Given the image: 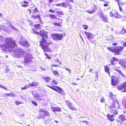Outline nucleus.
<instances>
[{
  "label": "nucleus",
  "mask_w": 126,
  "mask_h": 126,
  "mask_svg": "<svg viewBox=\"0 0 126 126\" xmlns=\"http://www.w3.org/2000/svg\"><path fill=\"white\" fill-rule=\"evenodd\" d=\"M32 31L33 33L40 35L42 37V40L40 43V46L44 51L49 52L51 51L50 48L48 47V46L49 44H52L53 43L51 42L48 43L46 42V40L47 38L46 32L43 30H40L39 32L35 29H33Z\"/></svg>",
  "instance_id": "1"
},
{
  "label": "nucleus",
  "mask_w": 126,
  "mask_h": 126,
  "mask_svg": "<svg viewBox=\"0 0 126 126\" xmlns=\"http://www.w3.org/2000/svg\"><path fill=\"white\" fill-rule=\"evenodd\" d=\"M0 47L4 51L6 50L12 51L15 47L16 44L15 41L12 39L8 38L6 40L5 44H1Z\"/></svg>",
  "instance_id": "2"
},
{
  "label": "nucleus",
  "mask_w": 126,
  "mask_h": 126,
  "mask_svg": "<svg viewBox=\"0 0 126 126\" xmlns=\"http://www.w3.org/2000/svg\"><path fill=\"white\" fill-rule=\"evenodd\" d=\"M107 48L110 51L114 52V54L116 55L120 54V52L124 49L123 47H108Z\"/></svg>",
  "instance_id": "3"
},
{
  "label": "nucleus",
  "mask_w": 126,
  "mask_h": 126,
  "mask_svg": "<svg viewBox=\"0 0 126 126\" xmlns=\"http://www.w3.org/2000/svg\"><path fill=\"white\" fill-rule=\"evenodd\" d=\"M15 56L18 58L22 57L25 54V51L21 48H19L14 50Z\"/></svg>",
  "instance_id": "4"
},
{
  "label": "nucleus",
  "mask_w": 126,
  "mask_h": 126,
  "mask_svg": "<svg viewBox=\"0 0 126 126\" xmlns=\"http://www.w3.org/2000/svg\"><path fill=\"white\" fill-rule=\"evenodd\" d=\"M64 35L63 34L56 33L51 34V36L54 40L60 41L63 39Z\"/></svg>",
  "instance_id": "5"
},
{
  "label": "nucleus",
  "mask_w": 126,
  "mask_h": 126,
  "mask_svg": "<svg viewBox=\"0 0 126 126\" xmlns=\"http://www.w3.org/2000/svg\"><path fill=\"white\" fill-rule=\"evenodd\" d=\"M47 86L54 91L58 92L59 93L61 94L64 95V93L63 91V90L61 88L59 87L54 86H51L49 85H47Z\"/></svg>",
  "instance_id": "6"
},
{
  "label": "nucleus",
  "mask_w": 126,
  "mask_h": 126,
  "mask_svg": "<svg viewBox=\"0 0 126 126\" xmlns=\"http://www.w3.org/2000/svg\"><path fill=\"white\" fill-rule=\"evenodd\" d=\"M33 59L32 56L30 53L27 54L24 57V62L25 63L32 62Z\"/></svg>",
  "instance_id": "7"
},
{
  "label": "nucleus",
  "mask_w": 126,
  "mask_h": 126,
  "mask_svg": "<svg viewBox=\"0 0 126 126\" xmlns=\"http://www.w3.org/2000/svg\"><path fill=\"white\" fill-rule=\"evenodd\" d=\"M19 43L21 45L27 47H29L30 45V44L24 38H22L21 41H19Z\"/></svg>",
  "instance_id": "8"
},
{
  "label": "nucleus",
  "mask_w": 126,
  "mask_h": 126,
  "mask_svg": "<svg viewBox=\"0 0 126 126\" xmlns=\"http://www.w3.org/2000/svg\"><path fill=\"white\" fill-rule=\"evenodd\" d=\"M126 119L125 116L123 114L119 116L117 122L118 123H119L120 124H122L123 121L125 120Z\"/></svg>",
  "instance_id": "9"
},
{
  "label": "nucleus",
  "mask_w": 126,
  "mask_h": 126,
  "mask_svg": "<svg viewBox=\"0 0 126 126\" xmlns=\"http://www.w3.org/2000/svg\"><path fill=\"white\" fill-rule=\"evenodd\" d=\"M84 33L89 40L93 39L94 38V35L92 33L86 31Z\"/></svg>",
  "instance_id": "10"
},
{
  "label": "nucleus",
  "mask_w": 126,
  "mask_h": 126,
  "mask_svg": "<svg viewBox=\"0 0 126 126\" xmlns=\"http://www.w3.org/2000/svg\"><path fill=\"white\" fill-rule=\"evenodd\" d=\"M65 102L67 104L68 107L70 109L72 110H77L76 108L72 106L71 104V102L69 101L68 100H66L65 101Z\"/></svg>",
  "instance_id": "11"
},
{
  "label": "nucleus",
  "mask_w": 126,
  "mask_h": 126,
  "mask_svg": "<svg viewBox=\"0 0 126 126\" xmlns=\"http://www.w3.org/2000/svg\"><path fill=\"white\" fill-rule=\"evenodd\" d=\"M32 94L33 95L34 97L35 98L36 100H38L40 99L39 98V95L36 93L35 91L32 92H31Z\"/></svg>",
  "instance_id": "12"
},
{
  "label": "nucleus",
  "mask_w": 126,
  "mask_h": 126,
  "mask_svg": "<svg viewBox=\"0 0 126 126\" xmlns=\"http://www.w3.org/2000/svg\"><path fill=\"white\" fill-rule=\"evenodd\" d=\"M51 109L54 112L55 111H60L61 110V109L60 108L58 107H54L51 106Z\"/></svg>",
  "instance_id": "13"
},
{
  "label": "nucleus",
  "mask_w": 126,
  "mask_h": 126,
  "mask_svg": "<svg viewBox=\"0 0 126 126\" xmlns=\"http://www.w3.org/2000/svg\"><path fill=\"white\" fill-rule=\"evenodd\" d=\"M102 21L104 22H108V18L106 15H104L100 18Z\"/></svg>",
  "instance_id": "14"
},
{
  "label": "nucleus",
  "mask_w": 126,
  "mask_h": 126,
  "mask_svg": "<svg viewBox=\"0 0 126 126\" xmlns=\"http://www.w3.org/2000/svg\"><path fill=\"white\" fill-rule=\"evenodd\" d=\"M114 116L113 115H110L109 114H108L107 115V117L108 119L111 122L113 121L114 120V119L113 118Z\"/></svg>",
  "instance_id": "15"
},
{
  "label": "nucleus",
  "mask_w": 126,
  "mask_h": 126,
  "mask_svg": "<svg viewBox=\"0 0 126 126\" xmlns=\"http://www.w3.org/2000/svg\"><path fill=\"white\" fill-rule=\"evenodd\" d=\"M39 83L38 82H33L31 83H29L28 84V87L31 86H36L38 85Z\"/></svg>",
  "instance_id": "16"
},
{
  "label": "nucleus",
  "mask_w": 126,
  "mask_h": 126,
  "mask_svg": "<svg viewBox=\"0 0 126 126\" xmlns=\"http://www.w3.org/2000/svg\"><path fill=\"white\" fill-rule=\"evenodd\" d=\"M1 30H2L4 31L7 32L8 31H9V29L7 27L5 26L1 25Z\"/></svg>",
  "instance_id": "17"
},
{
  "label": "nucleus",
  "mask_w": 126,
  "mask_h": 126,
  "mask_svg": "<svg viewBox=\"0 0 126 126\" xmlns=\"http://www.w3.org/2000/svg\"><path fill=\"white\" fill-rule=\"evenodd\" d=\"M118 59L115 57H113L112 59H111L110 60V62L111 63V64L112 65L114 64L115 63H114L113 62L115 61H118Z\"/></svg>",
  "instance_id": "18"
},
{
  "label": "nucleus",
  "mask_w": 126,
  "mask_h": 126,
  "mask_svg": "<svg viewBox=\"0 0 126 126\" xmlns=\"http://www.w3.org/2000/svg\"><path fill=\"white\" fill-rule=\"evenodd\" d=\"M114 69L115 71L118 72L120 74L122 75L123 77H125L124 75L122 74L121 71L119 69V68L117 67H115Z\"/></svg>",
  "instance_id": "19"
},
{
  "label": "nucleus",
  "mask_w": 126,
  "mask_h": 126,
  "mask_svg": "<svg viewBox=\"0 0 126 126\" xmlns=\"http://www.w3.org/2000/svg\"><path fill=\"white\" fill-rule=\"evenodd\" d=\"M113 14L115 17L118 18H120L121 17L120 15L116 11H115L114 13H113Z\"/></svg>",
  "instance_id": "20"
},
{
  "label": "nucleus",
  "mask_w": 126,
  "mask_h": 126,
  "mask_svg": "<svg viewBox=\"0 0 126 126\" xmlns=\"http://www.w3.org/2000/svg\"><path fill=\"white\" fill-rule=\"evenodd\" d=\"M118 82L117 81L114 80L113 79H111V83L112 85L115 86L116 85Z\"/></svg>",
  "instance_id": "21"
},
{
  "label": "nucleus",
  "mask_w": 126,
  "mask_h": 126,
  "mask_svg": "<svg viewBox=\"0 0 126 126\" xmlns=\"http://www.w3.org/2000/svg\"><path fill=\"white\" fill-rule=\"evenodd\" d=\"M122 87L124 91H122L123 92H125L126 91V81L123 83L122 85Z\"/></svg>",
  "instance_id": "22"
},
{
  "label": "nucleus",
  "mask_w": 126,
  "mask_h": 126,
  "mask_svg": "<svg viewBox=\"0 0 126 126\" xmlns=\"http://www.w3.org/2000/svg\"><path fill=\"white\" fill-rule=\"evenodd\" d=\"M44 116L45 117L47 116L48 117H50V115L49 113L47 111L45 110L44 112Z\"/></svg>",
  "instance_id": "23"
},
{
  "label": "nucleus",
  "mask_w": 126,
  "mask_h": 126,
  "mask_svg": "<svg viewBox=\"0 0 126 126\" xmlns=\"http://www.w3.org/2000/svg\"><path fill=\"white\" fill-rule=\"evenodd\" d=\"M48 118V119H47L46 120H45V121L44 122L47 125L49 124L51 119V118H49V117Z\"/></svg>",
  "instance_id": "24"
},
{
  "label": "nucleus",
  "mask_w": 126,
  "mask_h": 126,
  "mask_svg": "<svg viewBox=\"0 0 126 126\" xmlns=\"http://www.w3.org/2000/svg\"><path fill=\"white\" fill-rule=\"evenodd\" d=\"M105 72H107L108 74L110 76V75L109 74V71L110 70V68L107 66H105Z\"/></svg>",
  "instance_id": "25"
},
{
  "label": "nucleus",
  "mask_w": 126,
  "mask_h": 126,
  "mask_svg": "<svg viewBox=\"0 0 126 126\" xmlns=\"http://www.w3.org/2000/svg\"><path fill=\"white\" fill-rule=\"evenodd\" d=\"M43 79L46 82H48L49 80L50 79V78L48 77H43Z\"/></svg>",
  "instance_id": "26"
},
{
  "label": "nucleus",
  "mask_w": 126,
  "mask_h": 126,
  "mask_svg": "<svg viewBox=\"0 0 126 126\" xmlns=\"http://www.w3.org/2000/svg\"><path fill=\"white\" fill-rule=\"evenodd\" d=\"M102 11H100L98 12L97 13L98 15L99 16L100 18L104 15V14L102 13Z\"/></svg>",
  "instance_id": "27"
},
{
  "label": "nucleus",
  "mask_w": 126,
  "mask_h": 126,
  "mask_svg": "<svg viewBox=\"0 0 126 126\" xmlns=\"http://www.w3.org/2000/svg\"><path fill=\"white\" fill-rule=\"evenodd\" d=\"M34 27L36 29H39L41 28V26L39 24H36L34 25Z\"/></svg>",
  "instance_id": "28"
},
{
  "label": "nucleus",
  "mask_w": 126,
  "mask_h": 126,
  "mask_svg": "<svg viewBox=\"0 0 126 126\" xmlns=\"http://www.w3.org/2000/svg\"><path fill=\"white\" fill-rule=\"evenodd\" d=\"M53 73L54 75L58 77L59 76V74L57 71L54 70L53 71Z\"/></svg>",
  "instance_id": "29"
},
{
  "label": "nucleus",
  "mask_w": 126,
  "mask_h": 126,
  "mask_svg": "<svg viewBox=\"0 0 126 126\" xmlns=\"http://www.w3.org/2000/svg\"><path fill=\"white\" fill-rule=\"evenodd\" d=\"M37 118L39 119H44L45 118L43 114L42 113H40L39 114V115L37 117Z\"/></svg>",
  "instance_id": "30"
},
{
  "label": "nucleus",
  "mask_w": 126,
  "mask_h": 126,
  "mask_svg": "<svg viewBox=\"0 0 126 126\" xmlns=\"http://www.w3.org/2000/svg\"><path fill=\"white\" fill-rule=\"evenodd\" d=\"M109 96L113 100H114V97H115V95H113L112 93L111 92H110L109 93Z\"/></svg>",
  "instance_id": "31"
},
{
  "label": "nucleus",
  "mask_w": 126,
  "mask_h": 126,
  "mask_svg": "<svg viewBox=\"0 0 126 126\" xmlns=\"http://www.w3.org/2000/svg\"><path fill=\"white\" fill-rule=\"evenodd\" d=\"M61 7H67L68 6V4H66L64 2L62 3Z\"/></svg>",
  "instance_id": "32"
},
{
  "label": "nucleus",
  "mask_w": 126,
  "mask_h": 126,
  "mask_svg": "<svg viewBox=\"0 0 126 126\" xmlns=\"http://www.w3.org/2000/svg\"><path fill=\"white\" fill-rule=\"evenodd\" d=\"M121 32L123 34H124L126 33V30L125 29L123 28L121 31Z\"/></svg>",
  "instance_id": "33"
},
{
  "label": "nucleus",
  "mask_w": 126,
  "mask_h": 126,
  "mask_svg": "<svg viewBox=\"0 0 126 126\" xmlns=\"http://www.w3.org/2000/svg\"><path fill=\"white\" fill-rule=\"evenodd\" d=\"M50 16L51 19L52 18L56 19L57 18L56 16L55 15H50Z\"/></svg>",
  "instance_id": "34"
},
{
  "label": "nucleus",
  "mask_w": 126,
  "mask_h": 126,
  "mask_svg": "<svg viewBox=\"0 0 126 126\" xmlns=\"http://www.w3.org/2000/svg\"><path fill=\"white\" fill-rule=\"evenodd\" d=\"M97 9V7L95 5H94L93 7V9L92 10L93 12H94Z\"/></svg>",
  "instance_id": "35"
},
{
  "label": "nucleus",
  "mask_w": 126,
  "mask_h": 126,
  "mask_svg": "<svg viewBox=\"0 0 126 126\" xmlns=\"http://www.w3.org/2000/svg\"><path fill=\"white\" fill-rule=\"evenodd\" d=\"M2 96H4L5 97L6 96H9V94L8 93H4L3 94H2Z\"/></svg>",
  "instance_id": "36"
},
{
  "label": "nucleus",
  "mask_w": 126,
  "mask_h": 126,
  "mask_svg": "<svg viewBox=\"0 0 126 126\" xmlns=\"http://www.w3.org/2000/svg\"><path fill=\"white\" fill-rule=\"evenodd\" d=\"M9 94V96H10L11 97H13L14 96H16V94H14L12 93H10Z\"/></svg>",
  "instance_id": "37"
},
{
  "label": "nucleus",
  "mask_w": 126,
  "mask_h": 126,
  "mask_svg": "<svg viewBox=\"0 0 126 126\" xmlns=\"http://www.w3.org/2000/svg\"><path fill=\"white\" fill-rule=\"evenodd\" d=\"M52 82L53 83L56 85H57L58 84V82L56 80L54 79L52 80Z\"/></svg>",
  "instance_id": "38"
},
{
  "label": "nucleus",
  "mask_w": 126,
  "mask_h": 126,
  "mask_svg": "<svg viewBox=\"0 0 126 126\" xmlns=\"http://www.w3.org/2000/svg\"><path fill=\"white\" fill-rule=\"evenodd\" d=\"M117 88L118 90H122L123 89V87H122V85L121 86H119L117 87Z\"/></svg>",
  "instance_id": "39"
},
{
  "label": "nucleus",
  "mask_w": 126,
  "mask_h": 126,
  "mask_svg": "<svg viewBox=\"0 0 126 126\" xmlns=\"http://www.w3.org/2000/svg\"><path fill=\"white\" fill-rule=\"evenodd\" d=\"M15 103L16 105H18L19 104H22V102L19 101H15Z\"/></svg>",
  "instance_id": "40"
},
{
  "label": "nucleus",
  "mask_w": 126,
  "mask_h": 126,
  "mask_svg": "<svg viewBox=\"0 0 126 126\" xmlns=\"http://www.w3.org/2000/svg\"><path fill=\"white\" fill-rule=\"evenodd\" d=\"M86 12L90 14H92L94 12H93V11L92 10L90 11L89 10H87Z\"/></svg>",
  "instance_id": "41"
},
{
  "label": "nucleus",
  "mask_w": 126,
  "mask_h": 126,
  "mask_svg": "<svg viewBox=\"0 0 126 126\" xmlns=\"http://www.w3.org/2000/svg\"><path fill=\"white\" fill-rule=\"evenodd\" d=\"M0 88H3L4 89L6 90H7V89L6 87L1 85H0Z\"/></svg>",
  "instance_id": "42"
},
{
  "label": "nucleus",
  "mask_w": 126,
  "mask_h": 126,
  "mask_svg": "<svg viewBox=\"0 0 126 126\" xmlns=\"http://www.w3.org/2000/svg\"><path fill=\"white\" fill-rule=\"evenodd\" d=\"M100 102H104L105 101V99L104 97H101L100 100Z\"/></svg>",
  "instance_id": "43"
},
{
  "label": "nucleus",
  "mask_w": 126,
  "mask_h": 126,
  "mask_svg": "<svg viewBox=\"0 0 126 126\" xmlns=\"http://www.w3.org/2000/svg\"><path fill=\"white\" fill-rule=\"evenodd\" d=\"M53 24L55 26H58L59 27H60L61 26V25L60 24L55 22H54Z\"/></svg>",
  "instance_id": "44"
},
{
  "label": "nucleus",
  "mask_w": 126,
  "mask_h": 126,
  "mask_svg": "<svg viewBox=\"0 0 126 126\" xmlns=\"http://www.w3.org/2000/svg\"><path fill=\"white\" fill-rule=\"evenodd\" d=\"M32 103L35 106H37V104L36 103L35 101H32Z\"/></svg>",
  "instance_id": "45"
},
{
  "label": "nucleus",
  "mask_w": 126,
  "mask_h": 126,
  "mask_svg": "<svg viewBox=\"0 0 126 126\" xmlns=\"http://www.w3.org/2000/svg\"><path fill=\"white\" fill-rule=\"evenodd\" d=\"M118 5L119 6V10L121 12H122L123 11L122 9V7L120 6V3H118Z\"/></svg>",
  "instance_id": "46"
},
{
  "label": "nucleus",
  "mask_w": 126,
  "mask_h": 126,
  "mask_svg": "<svg viewBox=\"0 0 126 126\" xmlns=\"http://www.w3.org/2000/svg\"><path fill=\"white\" fill-rule=\"evenodd\" d=\"M83 27L84 29L86 30L88 28V26L87 25H83Z\"/></svg>",
  "instance_id": "47"
},
{
  "label": "nucleus",
  "mask_w": 126,
  "mask_h": 126,
  "mask_svg": "<svg viewBox=\"0 0 126 126\" xmlns=\"http://www.w3.org/2000/svg\"><path fill=\"white\" fill-rule=\"evenodd\" d=\"M45 110L41 109H39L38 110V111L40 112H42L44 113V112Z\"/></svg>",
  "instance_id": "48"
},
{
  "label": "nucleus",
  "mask_w": 126,
  "mask_h": 126,
  "mask_svg": "<svg viewBox=\"0 0 126 126\" xmlns=\"http://www.w3.org/2000/svg\"><path fill=\"white\" fill-rule=\"evenodd\" d=\"M28 88L27 86V85H26L25 86H24L23 87L21 88L22 90H24L27 89Z\"/></svg>",
  "instance_id": "49"
},
{
  "label": "nucleus",
  "mask_w": 126,
  "mask_h": 126,
  "mask_svg": "<svg viewBox=\"0 0 126 126\" xmlns=\"http://www.w3.org/2000/svg\"><path fill=\"white\" fill-rule=\"evenodd\" d=\"M90 42L92 43H93L94 44H96V42L95 40H89Z\"/></svg>",
  "instance_id": "50"
},
{
  "label": "nucleus",
  "mask_w": 126,
  "mask_h": 126,
  "mask_svg": "<svg viewBox=\"0 0 126 126\" xmlns=\"http://www.w3.org/2000/svg\"><path fill=\"white\" fill-rule=\"evenodd\" d=\"M113 114H118L117 111L116 110H113Z\"/></svg>",
  "instance_id": "51"
},
{
  "label": "nucleus",
  "mask_w": 126,
  "mask_h": 126,
  "mask_svg": "<svg viewBox=\"0 0 126 126\" xmlns=\"http://www.w3.org/2000/svg\"><path fill=\"white\" fill-rule=\"evenodd\" d=\"M119 63L121 65H122L123 66V65H124L125 63H123L121 61H120L119 62Z\"/></svg>",
  "instance_id": "52"
},
{
  "label": "nucleus",
  "mask_w": 126,
  "mask_h": 126,
  "mask_svg": "<svg viewBox=\"0 0 126 126\" xmlns=\"http://www.w3.org/2000/svg\"><path fill=\"white\" fill-rule=\"evenodd\" d=\"M109 14H110V16L111 17H112L114 16V14H113V12H110Z\"/></svg>",
  "instance_id": "53"
},
{
  "label": "nucleus",
  "mask_w": 126,
  "mask_h": 126,
  "mask_svg": "<svg viewBox=\"0 0 126 126\" xmlns=\"http://www.w3.org/2000/svg\"><path fill=\"white\" fill-rule=\"evenodd\" d=\"M123 104L124 106H125V108H126V100L124 101L123 102Z\"/></svg>",
  "instance_id": "54"
},
{
  "label": "nucleus",
  "mask_w": 126,
  "mask_h": 126,
  "mask_svg": "<svg viewBox=\"0 0 126 126\" xmlns=\"http://www.w3.org/2000/svg\"><path fill=\"white\" fill-rule=\"evenodd\" d=\"M34 13L38 12V10L37 8H35L34 10Z\"/></svg>",
  "instance_id": "55"
},
{
  "label": "nucleus",
  "mask_w": 126,
  "mask_h": 126,
  "mask_svg": "<svg viewBox=\"0 0 126 126\" xmlns=\"http://www.w3.org/2000/svg\"><path fill=\"white\" fill-rule=\"evenodd\" d=\"M95 77L96 78L98 77V72H96L95 73Z\"/></svg>",
  "instance_id": "56"
},
{
  "label": "nucleus",
  "mask_w": 126,
  "mask_h": 126,
  "mask_svg": "<svg viewBox=\"0 0 126 126\" xmlns=\"http://www.w3.org/2000/svg\"><path fill=\"white\" fill-rule=\"evenodd\" d=\"M65 67V69L66 70H67L69 72V73H70V72L71 71V70H70L69 69L66 68V67Z\"/></svg>",
  "instance_id": "57"
},
{
  "label": "nucleus",
  "mask_w": 126,
  "mask_h": 126,
  "mask_svg": "<svg viewBox=\"0 0 126 126\" xmlns=\"http://www.w3.org/2000/svg\"><path fill=\"white\" fill-rule=\"evenodd\" d=\"M62 3H59L56 4V5L58 6H61L62 5Z\"/></svg>",
  "instance_id": "58"
},
{
  "label": "nucleus",
  "mask_w": 126,
  "mask_h": 126,
  "mask_svg": "<svg viewBox=\"0 0 126 126\" xmlns=\"http://www.w3.org/2000/svg\"><path fill=\"white\" fill-rule=\"evenodd\" d=\"M123 45L124 47H126V42H124L123 43Z\"/></svg>",
  "instance_id": "59"
},
{
  "label": "nucleus",
  "mask_w": 126,
  "mask_h": 126,
  "mask_svg": "<svg viewBox=\"0 0 126 126\" xmlns=\"http://www.w3.org/2000/svg\"><path fill=\"white\" fill-rule=\"evenodd\" d=\"M9 71V69L7 68L6 69V70L5 71V72H7Z\"/></svg>",
  "instance_id": "60"
},
{
  "label": "nucleus",
  "mask_w": 126,
  "mask_h": 126,
  "mask_svg": "<svg viewBox=\"0 0 126 126\" xmlns=\"http://www.w3.org/2000/svg\"><path fill=\"white\" fill-rule=\"evenodd\" d=\"M52 66H54V67H59V65H54L53 64L52 65Z\"/></svg>",
  "instance_id": "61"
},
{
  "label": "nucleus",
  "mask_w": 126,
  "mask_h": 126,
  "mask_svg": "<svg viewBox=\"0 0 126 126\" xmlns=\"http://www.w3.org/2000/svg\"><path fill=\"white\" fill-rule=\"evenodd\" d=\"M123 67L126 69V63H125L123 65Z\"/></svg>",
  "instance_id": "62"
},
{
  "label": "nucleus",
  "mask_w": 126,
  "mask_h": 126,
  "mask_svg": "<svg viewBox=\"0 0 126 126\" xmlns=\"http://www.w3.org/2000/svg\"><path fill=\"white\" fill-rule=\"evenodd\" d=\"M108 5V4L107 3H105L104 4V6L105 7H106Z\"/></svg>",
  "instance_id": "63"
},
{
  "label": "nucleus",
  "mask_w": 126,
  "mask_h": 126,
  "mask_svg": "<svg viewBox=\"0 0 126 126\" xmlns=\"http://www.w3.org/2000/svg\"><path fill=\"white\" fill-rule=\"evenodd\" d=\"M49 11L51 13H53L54 12V11L53 10L51 9L49 10Z\"/></svg>",
  "instance_id": "64"
}]
</instances>
